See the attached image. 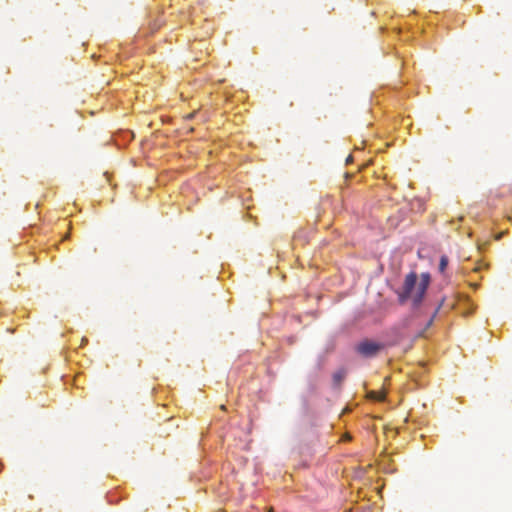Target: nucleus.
Instances as JSON below:
<instances>
[{
	"mask_svg": "<svg viewBox=\"0 0 512 512\" xmlns=\"http://www.w3.org/2000/svg\"><path fill=\"white\" fill-rule=\"evenodd\" d=\"M386 347L385 343L374 338L364 337L354 346L355 352L363 358H374Z\"/></svg>",
	"mask_w": 512,
	"mask_h": 512,
	"instance_id": "obj_2",
	"label": "nucleus"
},
{
	"mask_svg": "<svg viewBox=\"0 0 512 512\" xmlns=\"http://www.w3.org/2000/svg\"><path fill=\"white\" fill-rule=\"evenodd\" d=\"M468 285L474 291L478 290L481 286L478 282H468Z\"/></svg>",
	"mask_w": 512,
	"mask_h": 512,
	"instance_id": "obj_8",
	"label": "nucleus"
},
{
	"mask_svg": "<svg viewBox=\"0 0 512 512\" xmlns=\"http://www.w3.org/2000/svg\"><path fill=\"white\" fill-rule=\"evenodd\" d=\"M486 269H488V265L485 264V263H480L479 262V263L476 264V266L474 268V271L475 272H480V271L486 270Z\"/></svg>",
	"mask_w": 512,
	"mask_h": 512,
	"instance_id": "obj_7",
	"label": "nucleus"
},
{
	"mask_svg": "<svg viewBox=\"0 0 512 512\" xmlns=\"http://www.w3.org/2000/svg\"><path fill=\"white\" fill-rule=\"evenodd\" d=\"M216 512H226L224 509H218Z\"/></svg>",
	"mask_w": 512,
	"mask_h": 512,
	"instance_id": "obj_13",
	"label": "nucleus"
},
{
	"mask_svg": "<svg viewBox=\"0 0 512 512\" xmlns=\"http://www.w3.org/2000/svg\"><path fill=\"white\" fill-rule=\"evenodd\" d=\"M346 378V370L341 368L333 373L332 379L335 387H339Z\"/></svg>",
	"mask_w": 512,
	"mask_h": 512,
	"instance_id": "obj_4",
	"label": "nucleus"
},
{
	"mask_svg": "<svg viewBox=\"0 0 512 512\" xmlns=\"http://www.w3.org/2000/svg\"><path fill=\"white\" fill-rule=\"evenodd\" d=\"M431 284L432 276L429 272L418 274L410 271L405 275L401 286L395 290L399 304H409L412 317L420 320L421 327L416 332L420 338H427L428 330L433 326L435 319L454 306L461 309L465 316H471L477 309L471 297L464 292H456L454 301L450 304H446V298L443 297L433 307L429 293Z\"/></svg>",
	"mask_w": 512,
	"mask_h": 512,
	"instance_id": "obj_1",
	"label": "nucleus"
},
{
	"mask_svg": "<svg viewBox=\"0 0 512 512\" xmlns=\"http://www.w3.org/2000/svg\"><path fill=\"white\" fill-rule=\"evenodd\" d=\"M324 360H325V355H320V356H319V359H318V364H317V365H318V367H319V369H321V368H322V366H323V364H324Z\"/></svg>",
	"mask_w": 512,
	"mask_h": 512,
	"instance_id": "obj_9",
	"label": "nucleus"
},
{
	"mask_svg": "<svg viewBox=\"0 0 512 512\" xmlns=\"http://www.w3.org/2000/svg\"><path fill=\"white\" fill-rule=\"evenodd\" d=\"M264 512H273L271 509L265 510Z\"/></svg>",
	"mask_w": 512,
	"mask_h": 512,
	"instance_id": "obj_15",
	"label": "nucleus"
},
{
	"mask_svg": "<svg viewBox=\"0 0 512 512\" xmlns=\"http://www.w3.org/2000/svg\"><path fill=\"white\" fill-rule=\"evenodd\" d=\"M449 257L445 254L440 256L439 263H438V272L445 278L450 279V275L448 274V267H449Z\"/></svg>",
	"mask_w": 512,
	"mask_h": 512,
	"instance_id": "obj_3",
	"label": "nucleus"
},
{
	"mask_svg": "<svg viewBox=\"0 0 512 512\" xmlns=\"http://www.w3.org/2000/svg\"><path fill=\"white\" fill-rule=\"evenodd\" d=\"M108 502H112V498L110 496H107Z\"/></svg>",
	"mask_w": 512,
	"mask_h": 512,
	"instance_id": "obj_12",
	"label": "nucleus"
},
{
	"mask_svg": "<svg viewBox=\"0 0 512 512\" xmlns=\"http://www.w3.org/2000/svg\"><path fill=\"white\" fill-rule=\"evenodd\" d=\"M343 512H352L351 509H345Z\"/></svg>",
	"mask_w": 512,
	"mask_h": 512,
	"instance_id": "obj_14",
	"label": "nucleus"
},
{
	"mask_svg": "<svg viewBox=\"0 0 512 512\" xmlns=\"http://www.w3.org/2000/svg\"><path fill=\"white\" fill-rule=\"evenodd\" d=\"M124 134H125V136H124L125 144L130 143L134 139L133 132L126 131V132H124Z\"/></svg>",
	"mask_w": 512,
	"mask_h": 512,
	"instance_id": "obj_6",
	"label": "nucleus"
},
{
	"mask_svg": "<svg viewBox=\"0 0 512 512\" xmlns=\"http://www.w3.org/2000/svg\"><path fill=\"white\" fill-rule=\"evenodd\" d=\"M336 347V335H331L324 348V354H330L334 351Z\"/></svg>",
	"mask_w": 512,
	"mask_h": 512,
	"instance_id": "obj_5",
	"label": "nucleus"
},
{
	"mask_svg": "<svg viewBox=\"0 0 512 512\" xmlns=\"http://www.w3.org/2000/svg\"><path fill=\"white\" fill-rule=\"evenodd\" d=\"M342 440H343L344 442H350V441L352 440V436H351V434H349V433H345V434L342 436Z\"/></svg>",
	"mask_w": 512,
	"mask_h": 512,
	"instance_id": "obj_10",
	"label": "nucleus"
},
{
	"mask_svg": "<svg viewBox=\"0 0 512 512\" xmlns=\"http://www.w3.org/2000/svg\"><path fill=\"white\" fill-rule=\"evenodd\" d=\"M88 343V339L86 337L82 338V345H85Z\"/></svg>",
	"mask_w": 512,
	"mask_h": 512,
	"instance_id": "obj_11",
	"label": "nucleus"
}]
</instances>
